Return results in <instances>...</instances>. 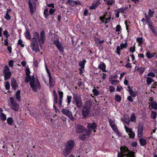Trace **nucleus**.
<instances>
[{
	"instance_id": "53",
	"label": "nucleus",
	"mask_w": 157,
	"mask_h": 157,
	"mask_svg": "<svg viewBox=\"0 0 157 157\" xmlns=\"http://www.w3.org/2000/svg\"><path fill=\"white\" fill-rule=\"evenodd\" d=\"M56 10L52 8H51L49 10V12L50 14L52 15L56 11Z\"/></svg>"
},
{
	"instance_id": "48",
	"label": "nucleus",
	"mask_w": 157,
	"mask_h": 157,
	"mask_svg": "<svg viewBox=\"0 0 157 157\" xmlns=\"http://www.w3.org/2000/svg\"><path fill=\"white\" fill-rule=\"evenodd\" d=\"M93 92L94 95L97 96L99 94V93L98 90L95 89L93 90Z\"/></svg>"
},
{
	"instance_id": "8",
	"label": "nucleus",
	"mask_w": 157,
	"mask_h": 157,
	"mask_svg": "<svg viewBox=\"0 0 157 157\" xmlns=\"http://www.w3.org/2000/svg\"><path fill=\"white\" fill-rule=\"evenodd\" d=\"M10 102L9 105L10 108L15 111H17L19 109V104L16 102L15 99L11 97L10 98Z\"/></svg>"
},
{
	"instance_id": "44",
	"label": "nucleus",
	"mask_w": 157,
	"mask_h": 157,
	"mask_svg": "<svg viewBox=\"0 0 157 157\" xmlns=\"http://www.w3.org/2000/svg\"><path fill=\"white\" fill-rule=\"evenodd\" d=\"M10 84L8 82H6L5 84V87L7 90H9L10 88Z\"/></svg>"
},
{
	"instance_id": "9",
	"label": "nucleus",
	"mask_w": 157,
	"mask_h": 157,
	"mask_svg": "<svg viewBox=\"0 0 157 157\" xmlns=\"http://www.w3.org/2000/svg\"><path fill=\"white\" fill-rule=\"evenodd\" d=\"M3 72L4 75V77L5 80H7L10 78L11 73L10 71V68L7 66H5Z\"/></svg>"
},
{
	"instance_id": "14",
	"label": "nucleus",
	"mask_w": 157,
	"mask_h": 157,
	"mask_svg": "<svg viewBox=\"0 0 157 157\" xmlns=\"http://www.w3.org/2000/svg\"><path fill=\"white\" fill-rule=\"evenodd\" d=\"M128 44L125 43L124 44H121L120 46H118L117 48V52L118 55H120L121 53L120 51L124 48H126L127 47Z\"/></svg>"
},
{
	"instance_id": "60",
	"label": "nucleus",
	"mask_w": 157,
	"mask_h": 157,
	"mask_svg": "<svg viewBox=\"0 0 157 157\" xmlns=\"http://www.w3.org/2000/svg\"><path fill=\"white\" fill-rule=\"evenodd\" d=\"M113 1L112 0H109L107 2V3L108 5H112L113 3Z\"/></svg>"
},
{
	"instance_id": "21",
	"label": "nucleus",
	"mask_w": 157,
	"mask_h": 157,
	"mask_svg": "<svg viewBox=\"0 0 157 157\" xmlns=\"http://www.w3.org/2000/svg\"><path fill=\"white\" fill-rule=\"evenodd\" d=\"M11 85L13 89L16 90L18 87V84L14 78H12Z\"/></svg>"
},
{
	"instance_id": "5",
	"label": "nucleus",
	"mask_w": 157,
	"mask_h": 157,
	"mask_svg": "<svg viewBox=\"0 0 157 157\" xmlns=\"http://www.w3.org/2000/svg\"><path fill=\"white\" fill-rule=\"evenodd\" d=\"M91 105V103L89 101H86L84 104L82 110V114L83 117H86L88 115L90 110Z\"/></svg>"
},
{
	"instance_id": "11",
	"label": "nucleus",
	"mask_w": 157,
	"mask_h": 157,
	"mask_svg": "<svg viewBox=\"0 0 157 157\" xmlns=\"http://www.w3.org/2000/svg\"><path fill=\"white\" fill-rule=\"evenodd\" d=\"M124 127L126 132L129 136L132 139H134L135 136V132L132 131L131 128L126 127V125H125Z\"/></svg>"
},
{
	"instance_id": "19",
	"label": "nucleus",
	"mask_w": 157,
	"mask_h": 157,
	"mask_svg": "<svg viewBox=\"0 0 157 157\" xmlns=\"http://www.w3.org/2000/svg\"><path fill=\"white\" fill-rule=\"evenodd\" d=\"M100 4V0H97L94 1L92 5L90 6L89 8L90 10L95 9Z\"/></svg>"
},
{
	"instance_id": "51",
	"label": "nucleus",
	"mask_w": 157,
	"mask_h": 157,
	"mask_svg": "<svg viewBox=\"0 0 157 157\" xmlns=\"http://www.w3.org/2000/svg\"><path fill=\"white\" fill-rule=\"evenodd\" d=\"M115 88L113 86H109V90L111 93H112L115 91Z\"/></svg>"
},
{
	"instance_id": "36",
	"label": "nucleus",
	"mask_w": 157,
	"mask_h": 157,
	"mask_svg": "<svg viewBox=\"0 0 157 157\" xmlns=\"http://www.w3.org/2000/svg\"><path fill=\"white\" fill-rule=\"evenodd\" d=\"M7 121L8 124L11 125L13 124V120L11 117H9L7 119Z\"/></svg>"
},
{
	"instance_id": "3",
	"label": "nucleus",
	"mask_w": 157,
	"mask_h": 157,
	"mask_svg": "<svg viewBox=\"0 0 157 157\" xmlns=\"http://www.w3.org/2000/svg\"><path fill=\"white\" fill-rule=\"evenodd\" d=\"M120 150L121 152L118 153V157H134L133 153L129 150L126 147H121Z\"/></svg>"
},
{
	"instance_id": "25",
	"label": "nucleus",
	"mask_w": 157,
	"mask_h": 157,
	"mask_svg": "<svg viewBox=\"0 0 157 157\" xmlns=\"http://www.w3.org/2000/svg\"><path fill=\"white\" fill-rule=\"evenodd\" d=\"M129 94L132 97H135L138 94V91H133L132 89H130L128 90Z\"/></svg>"
},
{
	"instance_id": "58",
	"label": "nucleus",
	"mask_w": 157,
	"mask_h": 157,
	"mask_svg": "<svg viewBox=\"0 0 157 157\" xmlns=\"http://www.w3.org/2000/svg\"><path fill=\"white\" fill-rule=\"evenodd\" d=\"M121 30V27L119 25H117L116 26V31L117 32H119Z\"/></svg>"
},
{
	"instance_id": "24",
	"label": "nucleus",
	"mask_w": 157,
	"mask_h": 157,
	"mask_svg": "<svg viewBox=\"0 0 157 157\" xmlns=\"http://www.w3.org/2000/svg\"><path fill=\"white\" fill-rule=\"evenodd\" d=\"M59 95V107H61L62 105V100H63V93L62 92L59 91H58Z\"/></svg>"
},
{
	"instance_id": "38",
	"label": "nucleus",
	"mask_w": 157,
	"mask_h": 157,
	"mask_svg": "<svg viewBox=\"0 0 157 157\" xmlns=\"http://www.w3.org/2000/svg\"><path fill=\"white\" fill-rule=\"evenodd\" d=\"M128 8L126 7L124 8H121L119 9L118 10V11L120 12V13H125L126 12V10Z\"/></svg>"
},
{
	"instance_id": "30",
	"label": "nucleus",
	"mask_w": 157,
	"mask_h": 157,
	"mask_svg": "<svg viewBox=\"0 0 157 157\" xmlns=\"http://www.w3.org/2000/svg\"><path fill=\"white\" fill-rule=\"evenodd\" d=\"M86 62V61L85 60H83L81 62L79 63V66L81 67L82 69H83L84 68L85 63Z\"/></svg>"
},
{
	"instance_id": "50",
	"label": "nucleus",
	"mask_w": 157,
	"mask_h": 157,
	"mask_svg": "<svg viewBox=\"0 0 157 157\" xmlns=\"http://www.w3.org/2000/svg\"><path fill=\"white\" fill-rule=\"evenodd\" d=\"M109 81L110 82L111 84L113 85H115L116 84H117L118 82V81L117 80H109Z\"/></svg>"
},
{
	"instance_id": "29",
	"label": "nucleus",
	"mask_w": 157,
	"mask_h": 157,
	"mask_svg": "<svg viewBox=\"0 0 157 157\" xmlns=\"http://www.w3.org/2000/svg\"><path fill=\"white\" fill-rule=\"evenodd\" d=\"M156 54L155 53H154L153 54L149 52H148L146 53V56L148 59L152 58L153 56Z\"/></svg>"
},
{
	"instance_id": "18",
	"label": "nucleus",
	"mask_w": 157,
	"mask_h": 157,
	"mask_svg": "<svg viewBox=\"0 0 157 157\" xmlns=\"http://www.w3.org/2000/svg\"><path fill=\"white\" fill-rule=\"evenodd\" d=\"M148 12V15H147L146 13L145 14V18L147 20H148L153 17V14L155 12L154 10H151L150 9H149Z\"/></svg>"
},
{
	"instance_id": "57",
	"label": "nucleus",
	"mask_w": 157,
	"mask_h": 157,
	"mask_svg": "<svg viewBox=\"0 0 157 157\" xmlns=\"http://www.w3.org/2000/svg\"><path fill=\"white\" fill-rule=\"evenodd\" d=\"M13 61L12 60H10L8 63L10 67H12L13 66Z\"/></svg>"
},
{
	"instance_id": "15",
	"label": "nucleus",
	"mask_w": 157,
	"mask_h": 157,
	"mask_svg": "<svg viewBox=\"0 0 157 157\" xmlns=\"http://www.w3.org/2000/svg\"><path fill=\"white\" fill-rule=\"evenodd\" d=\"M99 18L102 22H104L106 24L110 21L111 17H107L106 14H105L103 16L100 17Z\"/></svg>"
},
{
	"instance_id": "22",
	"label": "nucleus",
	"mask_w": 157,
	"mask_h": 157,
	"mask_svg": "<svg viewBox=\"0 0 157 157\" xmlns=\"http://www.w3.org/2000/svg\"><path fill=\"white\" fill-rule=\"evenodd\" d=\"M87 127L89 129H97V125L94 122L88 123L87 124Z\"/></svg>"
},
{
	"instance_id": "54",
	"label": "nucleus",
	"mask_w": 157,
	"mask_h": 157,
	"mask_svg": "<svg viewBox=\"0 0 157 157\" xmlns=\"http://www.w3.org/2000/svg\"><path fill=\"white\" fill-rule=\"evenodd\" d=\"M135 51V45H134L133 47H131L129 49V51L133 53Z\"/></svg>"
},
{
	"instance_id": "33",
	"label": "nucleus",
	"mask_w": 157,
	"mask_h": 157,
	"mask_svg": "<svg viewBox=\"0 0 157 157\" xmlns=\"http://www.w3.org/2000/svg\"><path fill=\"white\" fill-rule=\"evenodd\" d=\"M20 91L19 90H17L16 94V97L17 99L19 101L21 100V96L20 95Z\"/></svg>"
},
{
	"instance_id": "13",
	"label": "nucleus",
	"mask_w": 157,
	"mask_h": 157,
	"mask_svg": "<svg viewBox=\"0 0 157 157\" xmlns=\"http://www.w3.org/2000/svg\"><path fill=\"white\" fill-rule=\"evenodd\" d=\"M137 136L139 138L143 137V127L142 125H139L137 129Z\"/></svg>"
},
{
	"instance_id": "64",
	"label": "nucleus",
	"mask_w": 157,
	"mask_h": 157,
	"mask_svg": "<svg viewBox=\"0 0 157 157\" xmlns=\"http://www.w3.org/2000/svg\"><path fill=\"white\" fill-rule=\"evenodd\" d=\"M4 45L6 46H7L8 45V38H6V39L4 40Z\"/></svg>"
},
{
	"instance_id": "35",
	"label": "nucleus",
	"mask_w": 157,
	"mask_h": 157,
	"mask_svg": "<svg viewBox=\"0 0 157 157\" xmlns=\"http://www.w3.org/2000/svg\"><path fill=\"white\" fill-rule=\"evenodd\" d=\"M0 118L2 121H5L6 120V115L3 113H1L0 114Z\"/></svg>"
},
{
	"instance_id": "34",
	"label": "nucleus",
	"mask_w": 157,
	"mask_h": 157,
	"mask_svg": "<svg viewBox=\"0 0 157 157\" xmlns=\"http://www.w3.org/2000/svg\"><path fill=\"white\" fill-rule=\"evenodd\" d=\"M130 121L132 122H136V117L134 114L133 113L130 116Z\"/></svg>"
},
{
	"instance_id": "20",
	"label": "nucleus",
	"mask_w": 157,
	"mask_h": 157,
	"mask_svg": "<svg viewBox=\"0 0 157 157\" xmlns=\"http://www.w3.org/2000/svg\"><path fill=\"white\" fill-rule=\"evenodd\" d=\"M29 6L30 12L31 14H33L36 11V8L34 5H33L31 2L30 0L29 1Z\"/></svg>"
},
{
	"instance_id": "32",
	"label": "nucleus",
	"mask_w": 157,
	"mask_h": 157,
	"mask_svg": "<svg viewBox=\"0 0 157 157\" xmlns=\"http://www.w3.org/2000/svg\"><path fill=\"white\" fill-rule=\"evenodd\" d=\"M25 35L26 39H31V35L28 30H27V31L25 33Z\"/></svg>"
},
{
	"instance_id": "40",
	"label": "nucleus",
	"mask_w": 157,
	"mask_h": 157,
	"mask_svg": "<svg viewBox=\"0 0 157 157\" xmlns=\"http://www.w3.org/2000/svg\"><path fill=\"white\" fill-rule=\"evenodd\" d=\"M79 138L80 140H84L86 139V135L84 134H80L79 136Z\"/></svg>"
},
{
	"instance_id": "26",
	"label": "nucleus",
	"mask_w": 157,
	"mask_h": 157,
	"mask_svg": "<svg viewBox=\"0 0 157 157\" xmlns=\"http://www.w3.org/2000/svg\"><path fill=\"white\" fill-rule=\"evenodd\" d=\"M121 120L123 122L124 126L125 125V123L128 125H129L130 124V121L129 118H127L125 117L124 118H122L121 119Z\"/></svg>"
},
{
	"instance_id": "16",
	"label": "nucleus",
	"mask_w": 157,
	"mask_h": 157,
	"mask_svg": "<svg viewBox=\"0 0 157 157\" xmlns=\"http://www.w3.org/2000/svg\"><path fill=\"white\" fill-rule=\"evenodd\" d=\"M85 130V128L83 126L79 125H77L75 129V132L76 133H82Z\"/></svg>"
},
{
	"instance_id": "45",
	"label": "nucleus",
	"mask_w": 157,
	"mask_h": 157,
	"mask_svg": "<svg viewBox=\"0 0 157 157\" xmlns=\"http://www.w3.org/2000/svg\"><path fill=\"white\" fill-rule=\"evenodd\" d=\"M26 71V75H27V77L28 76H29V75L30 73V71L29 69V68L28 67H27L25 70Z\"/></svg>"
},
{
	"instance_id": "39",
	"label": "nucleus",
	"mask_w": 157,
	"mask_h": 157,
	"mask_svg": "<svg viewBox=\"0 0 157 157\" xmlns=\"http://www.w3.org/2000/svg\"><path fill=\"white\" fill-rule=\"evenodd\" d=\"M152 82H154V80L151 78L147 77L146 78V82L148 84H150Z\"/></svg>"
},
{
	"instance_id": "46",
	"label": "nucleus",
	"mask_w": 157,
	"mask_h": 157,
	"mask_svg": "<svg viewBox=\"0 0 157 157\" xmlns=\"http://www.w3.org/2000/svg\"><path fill=\"white\" fill-rule=\"evenodd\" d=\"M115 100L118 102H120L121 100V98L119 95H116L115 97Z\"/></svg>"
},
{
	"instance_id": "28",
	"label": "nucleus",
	"mask_w": 157,
	"mask_h": 157,
	"mask_svg": "<svg viewBox=\"0 0 157 157\" xmlns=\"http://www.w3.org/2000/svg\"><path fill=\"white\" fill-rule=\"evenodd\" d=\"M139 140V142L140 143V145L141 146H144L147 143V142L145 139L142 138Z\"/></svg>"
},
{
	"instance_id": "61",
	"label": "nucleus",
	"mask_w": 157,
	"mask_h": 157,
	"mask_svg": "<svg viewBox=\"0 0 157 157\" xmlns=\"http://www.w3.org/2000/svg\"><path fill=\"white\" fill-rule=\"evenodd\" d=\"M91 132V130L89 129L86 132V135L87 136H89L90 135Z\"/></svg>"
},
{
	"instance_id": "10",
	"label": "nucleus",
	"mask_w": 157,
	"mask_h": 157,
	"mask_svg": "<svg viewBox=\"0 0 157 157\" xmlns=\"http://www.w3.org/2000/svg\"><path fill=\"white\" fill-rule=\"evenodd\" d=\"M62 112L63 114L66 115L70 118L71 120L72 121H74L75 118L72 116V113L71 112L65 109H63L62 110Z\"/></svg>"
},
{
	"instance_id": "41",
	"label": "nucleus",
	"mask_w": 157,
	"mask_h": 157,
	"mask_svg": "<svg viewBox=\"0 0 157 157\" xmlns=\"http://www.w3.org/2000/svg\"><path fill=\"white\" fill-rule=\"evenodd\" d=\"M157 113L155 111H152L151 112V117L153 119H155L156 117Z\"/></svg>"
},
{
	"instance_id": "17",
	"label": "nucleus",
	"mask_w": 157,
	"mask_h": 157,
	"mask_svg": "<svg viewBox=\"0 0 157 157\" xmlns=\"http://www.w3.org/2000/svg\"><path fill=\"white\" fill-rule=\"evenodd\" d=\"M46 70L47 73L48 74V76L49 78V83H50V86L51 87H52L54 85V84H55L53 80H52V76L50 74V73L49 71V70L48 69V68H47L46 66Z\"/></svg>"
},
{
	"instance_id": "42",
	"label": "nucleus",
	"mask_w": 157,
	"mask_h": 157,
	"mask_svg": "<svg viewBox=\"0 0 157 157\" xmlns=\"http://www.w3.org/2000/svg\"><path fill=\"white\" fill-rule=\"evenodd\" d=\"M67 2L70 5L72 6H74L75 5V1L72 0H68Z\"/></svg>"
},
{
	"instance_id": "59",
	"label": "nucleus",
	"mask_w": 157,
	"mask_h": 157,
	"mask_svg": "<svg viewBox=\"0 0 157 157\" xmlns=\"http://www.w3.org/2000/svg\"><path fill=\"white\" fill-rule=\"evenodd\" d=\"M116 17L117 18H118L119 17V13L120 12L118 11V10H116Z\"/></svg>"
},
{
	"instance_id": "56",
	"label": "nucleus",
	"mask_w": 157,
	"mask_h": 157,
	"mask_svg": "<svg viewBox=\"0 0 157 157\" xmlns=\"http://www.w3.org/2000/svg\"><path fill=\"white\" fill-rule=\"evenodd\" d=\"M72 98V97L71 96H67V103L68 104H70L71 101V100Z\"/></svg>"
},
{
	"instance_id": "63",
	"label": "nucleus",
	"mask_w": 157,
	"mask_h": 157,
	"mask_svg": "<svg viewBox=\"0 0 157 157\" xmlns=\"http://www.w3.org/2000/svg\"><path fill=\"white\" fill-rule=\"evenodd\" d=\"M149 28L151 29V30L152 31L154 29H155V28L154 26L153 25H149Z\"/></svg>"
},
{
	"instance_id": "47",
	"label": "nucleus",
	"mask_w": 157,
	"mask_h": 157,
	"mask_svg": "<svg viewBox=\"0 0 157 157\" xmlns=\"http://www.w3.org/2000/svg\"><path fill=\"white\" fill-rule=\"evenodd\" d=\"M3 34L6 36L7 38H8L10 36V35L8 34V32L6 30L4 31L3 32Z\"/></svg>"
},
{
	"instance_id": "27",
	"label": "nucleus",
	"mask_w": 157,
	"mask_h": 157,
	"mask_svg": "<svg viewBox=\"0 0 157 157\" xmlns=\"http://www.w3.org/2000/svg\"><path fill=\"white\" fill-rule=\"evenodd\" d=\"M150 106H151V108L156 110L157 109V103L155 101H153L149 103Z\"/></svg>"
},
{
	"instance_id": "12",
	"label": "nucleus",
	"mask_w": 157,
	"mask_h": 157,
	"mask_svg": "<svg viewBox=\"0 0 157 157\" xmlns=\"http://www.w3.org/2000/svg\"><path fill=\"white\" fill-rule=\"evenodd\" d=\"M54 43L55 45H56L57 48L60 52H63L64 47L62 44L59 42V41L58 39L54 40Z\"/></svg>"
},
{
	"instance_id": "6",
	"label": "nucleus",
	"mask_w": 157,
	"mask_h": 157,
	"mask_svg": "<svg viewBox=\"0 0 157 157\" xmlns=\"http://www.w3.org/2000/svg\"><path fill=\"white\" fill-rule=\"evenodd\" d=\"M73 104H76L78 108H81L82 106V103L81 97L77 94H73Z\"/></svg>"
},
{
	"instance_id": "4",
	"label": "nucleus",
	"mask_w": 157,
	"mask_h": 157,
	"mask_svg": "<svg viewBox=\"0 0 157 157\" xmlns=\"http://www.w3.org/2000/svg\"><path fill=\"white\" fill-rule=\"evenodd\" d=\"M74 142L73 140H70L68 141L63 151V154L64 156H67L71 152L74 146Z\"/></svg>"
},
{
	"instance_id": "62",
	"label": "nucleus",
	"mask_w": 157,
	"mask_h": 157,
	"mask_svg": "<svg viewBox=\"0 0 157 157\" xmlns=\"http://www.w3.org/2000/svg\"><path fill=\"white\" fill-rule=\"evenodd\" d=\"M47 6L49 7H51L54 8L55 7L54 4L53 3L49 4L47 5Z\"/></svg>"
},
{
	"instance_id": "2",
	"label": "nucleus",
	"mask_w": 157,
	"mask_h": 157,
	"mask_svg": "<svg viewBox=\"0 0 157 157\" xmlns=\"http://www.w3.org/2000/svg\"><path fill=\"white\" fill-rule=\"evenodd\" d=\"M34 75L26 77L25 78V82L26 83L30 82V86L33 90L35 92L37 91V90L40 87V85L38 80H34Z\"/></svg>"
},
{
	"instance_id": "1",
	"label": "nucleus",
	"mask_w": 157,
	"mask_h": 157,
	"mask_svg": "<svg viewBox=\"0 0 157 157\" xmlns=\"http://www.w3.org/2000/svg\"><path fill=\"white\" fill-rule=\"evenodd\" d=\"M33 36L31 47L33 51L37 52L39 50L38 42H39L40 47L44 43L45 38V33L44 31H42L40 33V36L38 33L34 32L33 33Z\"/></svg>"
},
{
	"instance_id": "52",
	"label": "nucleus",
	"mask_w": 157,
	"mask_h": 157,
	"mask_svg": "<svg viewBox=\"0 0 157 157\" xmlns=\"http://www.w3.org/2000/svg\"><path fill=\"white\" fill-rule=\"evenodd\" d=\"M18 44L19 45H20L22 47H24V45L22 44V40H19L18 41Z\"/></svg>"
},
{
	"instance_id": "23",
	"label": "nucleus",
	"mask_w": 157,
	"mask_h": 157,
	"mask_svg": "<svg viewBox=\"0 0 157 157\" xmlns=\"http://www.w3.org/2000/svg\"><path fill=\"white\" fill-rule=\"evenodd\" d=\"M98 67L102 70L103 72H105L106 71L105 69L106 65L105 63L103 62H101L98 66Z\"/></svg>"
},
{
	"instance_id": "37",
	"label": "nucleus",
	"mask_w": 157,
	"mask_h": 157,
	"mask_svg": "<svg viewBox=\"0 0 157 157\" xmlns=\"http://www.w3.org/2000/svg\"><path fill=\"white\" fill-rule=\"evenodd\" d=\"M145 70V68L144 67H138L137 68V70L138 71L140 72V74H142V73L144 72Z\"/></svg>"
},
{
	"instance_id": "55",
	"label": "nucleus",
	"mask_w": 157,
	"mask_h": 157,
	"mask_svg": "<svg viewBox=\"0 0 157 157\" xmlns=\"http://www.w3.org/2000/svg\"><path fill=\"white\" fill-rule=\"evenodd\" d=\"M147 75L149 76H151V77H155V75L154 73L153 72H150L147 74Z\"/></svg>"
},
{
	"instance_id": "49",
	"label": "nucleus",
	"mask_w": 157,
	"mask_h": 157,
	"mask_svg": "<svg viewBox=\"0 0 157 157\" xmlns=\"http://www.w3.org/2000/svg\"><path fill=\"white\" fill-rule=\"evenodd\" d=\"M4 17L7 20H10L11 18V17L7 13H6L4 16Z\"/></svg>"
},
{
	"instance_id": "31",
	"label": "nucleus",
	"mask_w": 157,
	"mask_h": 157,
	"mask_svg": "<svg viewBox=\"0 0 157 157\" xmlns=\"http://www.w3.org/2000/svg\"><path fill=\"white\" fill-rule=\"evenodd\" d=\"M53 95L54 98V104H57L58 102V98L57 94L55 91L53 92Z\"/></svg>"
},
{
	"instance_id": "7",
	"label": "nucleus",
	"mask_w": 157,
	"mask_h": 157,
	"mask_svg": "<svg viewBox=\"0 0 157 157\" xmlns=\"http://www.w3.org/2000/svg\"><path fill=\"white\" fill-rule=\"evenodd\" d=\"M109 124L113 131L117 133L119 136H120V133L118 130L116 123L115 119H109Z\"/></svg>"
},
{
	"instance_id": "43",
	"label": "nucleus",
	"mask_w": 157,
	"mask_h": 157,
	"mask_svg": "<svg viewBox=\"0 0 157 157\" xmlns=\"http://www.w3.org/2000/svg\"><path fill=\"white\" fill-rule=\"evenodd\" d=\"M136 41L139 44H141L143 43V38L142 37H138L136 39Z\"/></svg>"
}]
</instances>
